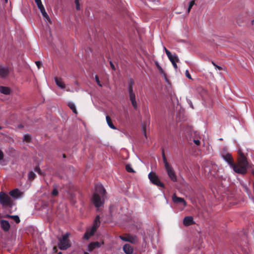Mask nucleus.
<instances>
[{
  "instance_id": "60",
  "label": "nucleus",
  "mask_w": 254,
  "mask_h": 254,
  "mask_svg": "<svg viewBox=\"0 0 254 254\" xmlns=\"http://www.w3.org/2000/svg\"><path fill=\"white\" fill-rule=\"evenodd\" d=\"M2 128V127L0 126V129Z\"/></svg>"
},
{
  "instance_id": "2",
  "label": "nucleus",
  "mask_w": 254,
  "mask_h": 254,
  "mask_svg": "<svg viewBox=\"0 0 254 254\" xmlns=\"http://www.w3.org/2000/svg\"><path fill=\"white\" fill-rule=\"evenodd\" d=\"M69 233L64 235L62 238H59L58 247L61 250H66L71 246L70 241L68 239Z\"/></svg>"
},
{
  "instance_id": "18",
  "label": "nucleus",
  "mask_w": 254,
  "mask_h": 254,
  "mask_svg": "<svg viewBox=\"0 0 254 254\" xmlns=\"http://www.w3.org/2000/svg\"><path fill=\"white\" fill-rule=\"evenodd\" d=\"M101 244L98 242H92L89 244L88 247V250L89 252H92L95 248H99Z\"/></svg>"
},
{
  "instance_id": "52",
  "label": "nucleus",
  "mask_w": 254,
  "mask_h": 254,
  "mask_svg": "<svg viewBox=\"0 0 254 254\" xmlns=\"http://www.w3.org/2000/svg\"><path fill=\"white\" fill-rule=\"evenodd\" d=\"M212 64L215 66H216V65H217L214 62H212Z\"/></svg>"
},
{
  "instance_id": "35",
  "label": "nucleus",
  "mask_w": 254,
  "mask_h": 254,
  "mask_svg": "<svg viewBox=\"0 0 254 254\" xmlns=\"http://www.w3.org/2000/svg\"><path fill=\"white\" fill-rule=\"evenodd\" d=\"M34 170L35 171L37 172L39 175H43L42 172L41 171L39 166H36L35 168H34Z\"/></svg>"
},
{
  "instance_id": "10",
  "label": "nucleus",
  "mask_w": 254,
  "mask_h": 254,
  "mask_svg": "<svg viewBox=\"0 0 254 254\" xmlns=\"http://www.w3.org/2000/svg\"><path fill=\"white\" fill-rule=\"evenodd\" d=\"M9 194L13 198L17 199L21 197L23 193L18 189H15L10 191Z\"/></svg>"
},
{
  "instance_id": "23",
  "label": "nucleus",
  "mask_w": 254,
  "mask_h": 254,
  "mask_svg": "<svg viewBox=\"0 0 254 254\" xmlns=\"http://www.w3.org/2000/svg\"><path fill=\"white\" fill-rule=\"evenodd\" d=\"M6 217L8 218H11L13 219L16 223H19L20 221V219L17 215H7L6 216Z\"/></svg>"
},
{
  "instance_id": "59",
  "label": "nucleus",
  "mask_w": 254,
  "mask_h": 254,
  "mask_svg": "<svg viewBox=\"0 0 254 254\" xmlns=\"http://www.w3.org/2000/svg\"><path fill=\"white\" fill-rule=\"evenodd\" d=\"M253 175H254V171H253Z\"/></svg>"
},
{
  "instance_id": "21",
  "label": "nucleus",
  "mask_w": 254,
  "mask_h": 254,
  "mask_svg": "<svg viewBox=\"0 0 254 254\" xmlns=\"http://www.w3.org/2000/svg\"><path fill=\"white\" fill-rule=\"evenodd\" d=\"M133 81L131 79L128 82V91L129 94H134L133 91Z\"/></svg>"
},
{
  "instance_id": "57",
  "label": "nucleus",
  "mask_w": 254,
  "mask_h": 254,
  "mask_svg": "<svg viewBox=\"0 0 254 254\" xmlns=\"http://www.w3.org/2000/svg\"><path fill=\"white\" fill-rule=\"evenodd\" d=\"M190 106H191V107L192 108H193V106H192V104L190 105Z\"/></svg>"
},
{
  "instance_id": "5",
  "label": "nucleus",
  "mask_w": 254,
  "mask_h": 254,
  "mask_svg": "<svg viewBox=\"0 0 254 254\" xmlns=\"http://www.w3.org/2000/svg\"><path fill=\"white\" fill-rule=\"evenodd\" d=\"M119 238L123 241L128 242L131 244H135L137 243L138 239L135 235L126 234L125 235L119 236Z\"/></svg>"
},
{
  "instance_id": "40",
  "label": "nucleus",
  "mask_w": 254,
  "mask_h": 254,
  "mask_svg": "<svg viewBox=\"0 0 254 254\" xmlns=\"http://www.w3.org/2000/svg\"><path fill=\"white\" fill-rule=\"evenodd\" d=\"M75 3L76 4V9L77 10H79V0H75Z\"/></svg>"
},
{
  "instance_id": "33",
  "label": "nucleus",
  "mask_w": 254,
  "mask_h": 254,
  "mask_svg": "<svg viewBox=\"0 0 254 254\" xmlns=\"http://www.w3.org/2000/svg\"><path fill=\"white\" fill-rule=\"evenodd\" d=\"M24 140L27 142H30L31 140V136L29 134H25L24 136Z\"/></svg>"
},
{
  "instance_id": "29",
  "label": "nucleus",
  "mask_w": 254,
  "mask_h": 254,
  "mask_svg": "<svg viewBox=\"0 0 254 254\" xmlns=\"http://www.w3.org/2000/svg\"><path fill=\"white\" fill-rule=\"evenodd\" d=\"M155 65H156L157 68L159 70V72L161 73H164V70L161 67V66L159 65V63L157 62H155Z\"/></svg>"
},
{
  "instance_id": "44",
  "label": "nucleus",
  "mask_w": 254,
  "mask_h": 254,
  "mask_svg": "<svg viewBox=\"0 0 254 254\" xmlns=\"http://www.w3.org/2000/svg\"><path fill=\"white\" fill-rule=\"evenodd\" d=\"M110 66H111V67L112 68V69L113 70H116L115 66L113 64V62L112 61H110Z\"/></svg>"
},
{
  "instance_id": "50",
  "label": "nucleus",
  "mask_w": 254,
  "mask_h": 254,
  "mask_svg": "<svg viewBox=\"0 0 254 254\" xmlns=\"http://www.w3.org/2000/svg\"><path fill=\"white\" fill-rule=\"evenodd\" d=\"M164 50H165V53H166V52H167V51H169L168 50H167V49H166V48H165V47H164Z\"/></svg>"
},
{
  "instance_id": "25",
  "label": "nucleus",
  "mask_w": 254,
  "mask_h": 254,
  "mask_svg": "<svg viewBox=\"0 0 254 254\" xmlns=\"http://www.w3.org/2000/svg\"><path fill=\"white\" fill-rule=\"evenodd\" d=\"M100 216L99 215H97V216H96V217L94 220L93 225L98 227L100 225Z\"/></svg>"
},
{
  "instance_id": "26",
  "label": "nucleus",
  "mask_w": 254,
  "mask_h": 254,
  "mask_svg": "<svg viewBox=\"0 0 254 254\" xmlns=\"http://www.w3.org/2000/svg\"><path fill=\"white\" fill-rule=\"evenodd\" d=\"M195 4V0H192L190 1L189 4V7L188 8V12L189 13L192 8V7Z\"/></svg>"
},
{
  "instance_id": "43",
  "label": "nucleus",
  "mask_w": 254,
  "mask_h": 254,
  "mask_svg": "<svg viewBox=\"0 0 254 254\" xmlns=\"http://www.w3.org/2000/svg\"><path fill=\"white\" fill-rule=\"evenodd\" d=\"M177 62V61H174L173 62H172V64L173 65V67H174V68L175 69H177V68H178V66H177V64H176Z\"/></svg>"
},
{
  "instance_id": "16",
  "label": "nucleus",
  "mask_w": 254,
  "mask_h": 254,
  "mask_svg": "<svg viewBox=\"0 0 254 254\" xmlns=\"http://www.w3.org/2000/svg\"><path fill=\"white\" fill-rule=\"evenodd\" d=\"M166 55L171 63L174 61H177V63H179L180 62V60L178 56L176 55H172L170 51L166 52Z\"/></svg>"
},
{
  "instance_id": "19",
  "label": "nucleus",
  "mask_w": 254,
  "mask_h": 254,
  "mask_svg": "<svg viewBox=\"0 0 254 254\" xmlns=\"http://www.w3.org/2000/svg\"><path fill=\"white\" fill-rule=\"evenodd\" d=\"M55 80L56 84L60 87V88L64 89L65 88V84L63 82L62 80L60 78H58L57 77H55Z\"/></svg>"
},
{
  "instance_id": "24",
  "label": "nucleus",
  "mask_w": 254,
  "mask_h": 254,
  "mask_svg": "<svg viewBox=\"0 0 254 254\" xmlns=\"http://www.w3.org/2000/svg\"><path fill=\"white\" fill-rule=\"evenodd\" d=\"M68 106L69 107V108L72 110L73 112L75 114H77V111L76 109L75 106L74 104L72 102H69L68 104Z\"/></svg>"
},
{
  "instance_id": "8",
  "label": "nucleus",
  "mask_w": 254,
  "mask_h": 254,
  "mask_svg": "<svg viewBox=\"0 0 254 254\" xmlns=\"http://www.w3.org/2000/svg\"><path fill=\"white\" fill-rule=\"evenodd\" d=\"M165 169H166L167 174H168V176L169 177V178H170V179L174 182H177V176H176L175 172L174 170H173V168L172 167V166H171L167 168H166Z\"/></svg>"
},
{
  "instance_id": "47",
  "label": "nucleus",
  "mask_w": 254,
  "mask_h": 254,
  "mask_svg": "<svg viewBox=\"0 0 254 254\" xmlns=\"http://www.w3.org/2000/svg\"><path fill=\"white\" fill-rule=\"evenodd\" d=\"M57 251H58V249H57V247L56 246H54V248H53V251L55 253H56V252H57Z\"/></svg>"
},
{
  "instance_id": "45",
  "label": "nucleus",
  "mask_w": 254,
  "mask_h": 254,
  "mask_svg": "<svg viewBox=\"0 0 254 254\" xmlns=\"http://www.w3.org/2000/svg\"><path fill=\"white\" fill-rule=\"evenodd\" d=\"M193 142L196 145H199L200 143V141L198 139H194Z\"/></svg>"
},
{
  "instance_id": "51",
  "label": "nucleus",
  "mask_w": 254,
  "mask_h": 254,
  "mask_svg": "<svg viewBox=\"0 0 254 254\" xmlns=\"http://www.w3.org/2000/svg\"><path fill=\"white\" fill-rule=\"evenodd\" d=\"M63 156L64 158H65L66 157V156H65V154H63Z\"/></svg>"
},
{
  "instance_id": "37",
  "label": "nucleus",
  "mask_w": 254,
  "mask_h": 254,
  "mask_svg": "<svg viewBox=\"0 0 254 254\" xmlns=\"http://www.w3.org/2000/svg\"><path fill=\"white\" fill-rule=\"evenodd\" d=\"M95 80H96V81L97 83L98 84V85L99 86H100V87H102V85L101 84V83L100 82L99 78V77L98 75L95 76Z\"/></svg>"
},
{
  "instance_id": "58",
  "label": "nucleus",
  "mask_w": 254,
  "mask_h": 254,
  "mask_svg": "<svg viewBox=\"0 0 254 254\" xmlns=\"http://www.w3.org/2000/svg\"><path fill=\"white\" fill-rule=\"evenodd\" d=\"M190 106H191V107L192 108H193V106H192V104L190 105Z\"/></svg>"
},
{
  "instance_id": "17",
  "label": "nucleus",
  "mask_w": 254,
  "mask_h": 254,
  "mask_svg": "<svg viewBox=\"0 0 254 254\" xmlns=\"http://www.w3.org/2000/svg\"><path fill=\"white\" fill-rule=\"evenodd\" d=\"M129 100L131 101V104H132L133 108L135 110H137V108H138V106H137V102H136V101L135 100V93L134 94H129Z\"/></svg>"
},
{
  "instance_id": "6",
  "label": "nucleus",
  "mask_w": 254,
  "mask_h": 254,
  "mask_svg": "<svg viewBox=\"0 0 254 254\" xmlns=\"http://www.w3.org/2000/svg\"><path fill=\"white\" fill-rule=\"evenodd\" d=\"M92 200L95 206L97 208L103 205L104 202L101 200L100 195L97 193H94Z\"/></svg>"
},
{
  "instance_id": "48",
  "label": "nucleus",
  "mask_w": 254,
  "mask_h": 254,
  "mask_svg": "<svg viewBox=\"0 0 254 254\" xmlns=\"http://www.w3.org/2000/svg\"><path fill=\"white\" fill-rule=\"evenodd\" d=\"M162 158L163 159L164 158V157H166L164 150L162 151Z\"/></svg>"
},
{
  "instance_id": "39",
  "label": "nucleus",
  "mask_w": 254,
  "mask_h": 254,
  "mask_svg": "<svg viewBox=\"0 0 254 254\" xmlns=\"http://www.w3.org/2000/svg\"><path fill=\"white\" fill-rule=\"evenodd\" d=\"M52 194L54 196L57 195L58 194V190L56 189H54L52 192Z\"/></svg>"
},
{
  "instance_id": "4",
  "label": "nucleus",
  "mask_w": 254,
  "mask_h": 254,
  "mask_svg": "<svg viewBox=\"0 0 254 254\" xmlns=\"http://www.w3.org/2000/svg\"><path fill=\"white\" fill-rule=\"evenodd\" d=\"M148 177L152 184L162 188H165V185L160 181L159 177L157 175L156 173L151 172L149 173Z\"/></svg>"
},
{
  "instance_id": "49",
  "label": "nucleus",
  "mask_w": 254,
  "mask_h": 254,
  "mask_svg": "<svg viewBox=\"0 0 254 254\" xmlns=\"http://www.w3.org/2000/svg\"><path fill=\"white\" fill-rule=\"evenodd\" d=\"M215 67H216V68H218V69H219V70H221V69H222V67H221V66H219L217 65H216V66H215Z\"/></svg>"
},
{
  "instance_id": "55",
  "label": "nucleus",
  "mask_w": 254,
  "mask_h": 254,
  "mask_svg": "<svg viewBox=\"0 0 254 254\" xmlns=\"http://www.w3.org/2000/svg\"><path fill=\"white\" fill-rule=\"evenodd\" d=\"M57 254H62V252H59Z\"/></svg>"
},
{
  "instance_id": "15",
  "label": "nucleus",
  "mask_w": 254,
  "mask_h": 254,
  "mask_svg": "<svg viewBox=\"0 0 254 254\" xmlns=\"http://www.w3.org/2000/svg\"><path fill=\"white\" fill-rule=\"evenodd\" d=\"M123 251L126 254H131L133 252V248L130 245L126 244L123 246Z\"/></svg>"
},
{
  "instance_id": "30",
  "label": "nucleus",
  "mask_w": 254,
  "mask_h": 254,
  "mask_svg": "<svg viewBox=\"0 0 254 254\" xmlns=\"http://www.w3.org/2000/svg\"><path fill=\"white\" fill-rule=\"evenodd\" d=\"M97 228H98V227L93 225V227H92L91 230L89 232H88L89 233V234L91 236L94 235V234L95 232V231H96Z\"/></svg>"
},
{
  "instance_id": "3",
  "label": "nucleus",
  "mask_w": 254,
  "mask_h": 254,
  "mask_svg": "<svg viewBox=\"0 0 254 254\" xmlns=\"http://www.w3.org/2000/svg\"><path fill=\"white\" fill-rule=\"evenodd\" d=\"M0 204L3 207H12L13 205V200L3 191L0 192Z\"/></svg>"
},
{
  "instance_id": "46",
  "label": "nucleus",
  "mask_w": 254,
  "mask_h": 254,
  "mask_svg": "<svg viewBox=\"0 0 254 254\" xmlns=\"http://www.w3.org/2000/svg\"><path fill=\"white\" fill-rule=\"evenodd\" d=\"M3 157H4L3 153L2 151L1 150H0V160H2L3 158Z\"/></svg>"
},
{
  "instance_id": "53",
  "label": "nucleus",
  "mask_w": 254,
  "mask_h": 254,
  "mask_svg": "<svg viewBox=\"0 0 254 254\" xmlns=\"http://www.w3.org/2000/svg\"><path fill=\"white\" fill-rule=\"evenodd\" d=\"M252 24L254 25V20H253L252 21Z\"/></svg>"
},
{
  "instance_id": "12",
  "label": "nucleus",
  "mask_w": 254,
  "mask_h": 254,
  "mask_svg": "<svg viewBox=\"0 0 254 254\" xmlns=\"http://www.w3.org/2000/svg\"><path fill=\"white\" fill-rule=\"evenodd\" d=\"M195 224L193 217L190 216H186L183 220V224L185 226H189Z\"/></svg>"
},
{
  "instance_id": "56",
  "label": "nucleus",
  "mask_w": 254,
  "mask_h": 254,
  "mask_svg": "<svg viewBox=\"0 0 254 254\" xmlns=\"http://www.w3.org/2000/svg\"><path fill=\"white\" fill-rule=\"evenodd\" d=\"M5 2L7 3L8 2V0H4Z\"/></svg>"
},
{
  "instance_id": "54",
  "label": "nucleus",
  "mask_w": 254,
  "mask_h": 254,
  "mask_svg": "<svg viewBox=\"0 0 254 254\" xmlns=\"http://www.w3.org/2000/svg\"><path fill=\"white\" fill-rule=\"evenodd\" d=\"M84 254H89L88 253H87V252H84Z\"/></svg>"
},
{
  "instance_id": "20",
  "label": "nucleus",
  "mask_w": 254,
  "mask_h": 254,
  "mask_svg": "<svg viewBox=\"0 0 254 254\" xmlns=\"http://www.w3.org/2000/svg\"><path fill=\"white\" fill-rule=\"evenodd\" d=\"M0 92L5 95H8L10 93V90L7 87L0 86Z\"/></svg>"
},
{
  "instance_id": "34",
  "label": "nucleus",
  "mask_w": 254,
  "mask_h": 254,
  "mask_svg": "<svg viewBox=\"0 0 254 254\" xmlns=\"http://www.w3.org/2000/svg\"><path fill=\"white\" fill-rule=\"evenodd\" d=\"M163 163H164V166L165 168L169 166H171V165H170L168 162L166 157H164V158L163 159Z\"/></svg>"
},
{
  "instance_id": "41",
  "label": "nucleus",
  "mask_w": 254,
  "mask_h": 254,
  "mask_svg": "<svg viewBox=\"0 0 254 254\" xmlns=\"http://www.w3.org/2000/svg\"><path fill=\"white\" fill-rule=\"evenodd\" d=\"M35 63L38 68H40L42 65V63L40 61H37Z\"/></svg>"
},
{
  "instance_id": "31",
  "label": "nucleus",
  "mask_w": 254,
  "mask_h": 254,
  "mask_svg": "<svg viewBox=\"0 0 254 254\" xmlns=\"http://www.w3.org/2000/svg\"><path fill=\"white\" fill-rule=\"evenodd\" d=\"M97 228H98V227L93 225V227H92L91 230L89 232H88L89 233V234L91 236L94 235V234L95 232V231H96Z\"/></svg>"
},
{
  "instance_id": "22",
  "label": "nucleus",
  "mask_w": 254,
  "mask_h": 254,
  "mask_svg": "<svg viewBox=\"0 0 254 254\" xmlns=\"http://www.w3.org/2000/svg\"><path fill=\"white\" fill-rule=\"evenodd\" d=\"M107 123L109 126V127L112 129H116V127L113 125L112 122V120L110 116H107L106 117Z\"/></svg>"
},
{
  "instance_id": "7",
  "label": "nucleus",
  "mask_w": 254,
  "mask_h": 254,
  "mask_svg": "<svg viewBox=\"0 0 254 254\" xmlns=\"http://www.w3.org/2000/svg\"><path fill=\"white\" fill-rule=\"evenodd\" d=\"M35 1L37 5L38 8L41 11V12L42 13L43 16L44 18H46L47 20H50L49 16H48V14L47 13V12H46L45 8L42 3L41 0H35Z\"/></svg>"
},
{
  "instance_id": "38",
  "label": "nucleus",
  "mask_w": 254,
  "mask_h": 254,
  "mask_svg": "<svg viewBox=\"0 0 254 254\" xmlns=\"http://www.w3.org/2000/svg\"><path fill=\"white\" fill-rule=\"evenodd\" d=\"M185 74H186V76L189 79H192V78H191V76L190 75V74L189 73V71L188 70H186V71H185Z\"/></svg>"
},
{
  "instance_id": "36",
  "label": "nucleus",
  "mask_w": 254,
  "mask_h": 254,
  "mask_svg": "<svg viewBox=\"0 0 254 254\" xmlns=\"http://www.w3.org/2000/svg\"><path fill=\"white\" fill-rule=\"evenodd\" d=\"M91 236L89 234L88 232H86L84 235V238L88 240Z\"/></svg>"
},
{
  "instance_id": "9",
  "label": "nucleus",
  "mask_w": 254,
  "mask_h": 254,
  "mask_svg": "<svg viewBox=\"0 0 254 254\" xmlns=\"http://www.w3.org/2000/svg\"><path fill=\"white\" fill-rule=\"evenodd\" d=\"M172 200L175 203L182 204L183 207H186L187 205V202L183 198L178 197L176 194L172 195Z\"/></svg>"
},
{
  "instance_id": "42",
  "label": "nucleus",
  "mask_w": 254,
  "mask_h": 254,
  "mask_svg": "<svg viewBox=\"0 0 254 254\" xmlns=\"http://www.w3.org/2000/svg\"><path fill=\"white\" fill-rule=\"evenodd\" d=\"M142 131H143L144 135L146 137V126H145V125H143V126Z\"/></svg>"
},
{
  "instance_id": "27",
  "label": "nucleus",
  "mask_w": 254,
  "mask_h": 254,
  "mask_svg": "<svg viewBox=\"0 0 254 254\" xmlns=\"http://www.w3.org/2000/svg\"><path fill=\"white\" fill-rule=\"evenodd\" d=\"M126 170L127 172L129 173H134V171L131 168V165L130 164H127L126 165Z\"/></svg>"
},
{
  "instance_id": "11",
  "label": "nucleus",
  "mask_w": 254,
  "mask_h": 254,
  "mask_svg": "<svg viewBox=\"0 0 254 254\" xmlns=\"http://www.w3.org/2000/svg\"><path fill=\"white\" fill-rule=\"evenodd\" d=\"M9 73V68L7 66L0 65V76L4 78L7 76Z\"/></svg>"
},
{
  "instance_id": "14",
  "label": "nucleus",
  "mask_w": 254,
  "mask_h": 254,
  "mask_svg": "<svg viewBox=\"0 0 254 254\" xmlns=\"http://www.w3.org/2000/svg\"><path fill=\"white\" fill-rule=\"evenodd\" d=\"M96 192L95 193H100L102 196H104L106 193V190L102 185H97L95 188Z\"/></svg>"
},
{
  "instance_id": "13",
  "label": "nucleus",
  "mask_w": 254,
  "mask_h": 254,
  "mask_svg": "<svg viewBox=\"0 0 254 254\" xmlns=\"http://www.w3.org/2000/svg\"><path fill=\"white\" fill-rule=\"evenodd\" d=\"M0 225L1 228L4 231H8L10 229V224L7 220H1L0 221Z\"/></svg>"
},
{
  "instance_id": "28",
  "label": "nucleus",
  "mask_w": 254,
  "mask_h": 254,
  "mask_svg": "<svg viewBox=\"0 0 254 254\" xmlns=\"http://www.w3.org/2000/svg\"><path fill=\"white\" fill-rule=\"evenodd\" d=\"M36 177L35 174L33 171H30L28 173V178L30 180H34Z\"/></svg>"
},
{
  "instance_id": "1",
  "label": "nucleus",
  "mask_w": 254,
  "mask_h": 254,
  "mask_svg": "<svg viewBox=\"0 0 254 254\" xmlns=\"http://www.w3.org/2000/svg\"><path fill=\"white\" fill-rule=\"evenodd\" d=\"M238 154L239 156L236 163L234 162L231 154L229 153L222 154V157L236 173L245 175L247 172L249 164L247 158L240 149L238 150Z\"/></svg>"
},
{
  "instance_id": "32",
  "label": "nucleus",
  "mask_w": 254,
  "mask_h": 254,
  "mask_svg": "<svg viewBox=\"0 0 254 254\" xmlns=\"http://www.w3.org/2000/svg\"><path fill=\"white\" fill-rule=\"evenodd\" d=\"M97 228H98V227L93 225V227H92L91 230L89 232H88L89 233V234L91 236L94 235V234L95 232V231H96Z\"/></svg>"
}]
</instances>
